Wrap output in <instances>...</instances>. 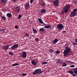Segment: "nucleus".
Returning a JSON list of instances; mask_svg holds the SVG:
<instances>
[{
    "mask_svg": "<svg viewBox=\"0 0 77 77\" xmlns=\"http://www.w3.org/2000/svg\"><path fill=\"white\" fill-rule=\"evenodd\" d=\"M21 57L23 58H26L27 57V53L25 51L23 52L21 54Z\"/></svg>",
    "mask_w": 77,
    "mask_h": 77,
    "instance_id": "nucleus-5",
    "label": "nucleus"
},
{
    "mask_svg": "<svg viewBox=\"0 0 77 77\" xmlns=\"http://www.w3.org/2000/svg\"><path fill=\"white\" fill-rule=\"evenodd\" d=\"M67 66V64H66V63H63V64L62 65V66Z\"/></svg>",
    "mask_w": 77,
    "mask_h": 77,
    "instance_id": "nucleus-28",
    "label": "nucleus"
},
{
    "mask_svg": "<svg viewBox=\"0 0 77 77\" xmlns=\"http://www.w3.org/2000/svg\"><path fill=\"white\" fill-rule=\"evenodd\" d=\"M30 6V5H29V3H26V5H25V8L26 9H27Z\"/></svg>",
    "mask_w": 77,
    "mask_h": 77,
    "instance_id": "nucleus-10",
    "label": "nucleus"
},
{
    "mask_svg": "<svg viewBox=\"0 0 77 77\" xmlns=\"http://www.w3.org/2000/svg\"><path fill=\"white\" fill-rule=\"evenodd\" d=\"M66 44L64 46V47H66Z\"/></svg>",
    "mask_w": 77,
    "mask_h": 77,
    "instance_id": "nucleus-49",
    "label": "nucleus"
},
{
    "mask_svg": "<svg viewBox=\"0 0 77 77\" xmlns=\"http://www.w3.org/2000/svg\"><path fill=\"white\" fill-rule=\"evenodd\" d=\"M69 63H74V62H72V61H69Z\"/></svg>",
    "mask_w": 77,
    "mask_h": 77,
    "instance_id": "nucleus-44",
    "label": "nucleus"
},
{
    "mask_svg": "<svg viewBox=\"0 0 77 77\" xmlns=\"http://www.w3.org/2000/svg\"><path fill=\"white\" fill-rule=\"evenodd\" d=\"M35 41H36V42L38 41H39V39H38V38H36L35 39Z\"/></svg>",
    "mask_w": 77,
    "mask_h": 77,
    "instance_id": "nucleus-34",
    "label": "nucleus"
},
{
    "mask_svg": "<svg viewBox=\"0 0 77 77\" xmlns=\"http://www.w3.org/2000/svg\"><path fill=\"white\" fill-rule=\"evenodd\" d=\"M47 62H43L41 64H42V65H44V64H47Z\"/></svg>",
    "mask_w": 77,
    "mask_h": 77,
    "instance_id": "nucleus-31",
    "label": "nucleus"
},
{
    "mask_svg": "<svg viewBox=\"0 0 77 77\" xmlns=\"http://www.w3.org/2000/svg\"><path fill=\"white\" fill-rule=\"evenodd\" d=\"M69 73L70 74H71V75H72V74H74V72L72 70H69L68 71Z\"/></svg>",
    "mask_w": 77,
    "mask_h": 77,
    "instance_id": "nucleus-20",
    "label": "nucleus"
},
{
    "mask_svg": "<svg viewBox=\"0 0 77 77\" xmlns=\"http://www.w3.org/2000/svg\"><path fill=\"white\" fill-rule=\"evenodd\" d=\"M33 77H35V76H34Z\"/></svg>",
    "mask_w": 77,
    "mask_h": 77,
    "instance_id": "nucleus-50",
    "label": "nucleus"
},
{
    "mask_svg": "<svg viewBox=\"0 0 77 77\" xmlns=\"http://www.w3.org/2000/svg\"><path fill=\"white\" fill-rule=\"evenodd\" d=\"M73 76H77V75L75 74H72Z\"/></svg>",
    "mask_w": 77,
    "mask_h": 77,
    "instance_id": "nucleus-42",
    "label": "nucleus"
},
{
    "mask_svg": "<svg viewBox=\"0 0 77 77\" xmlns=\"http://www.w3.org/2000/svg\"><path fill=\"white\" fill-rule=\"evenodd\" d=\"M53 3L54 4V6H55V7L58 6H59V0H55L54 1Z\"/></svg>",
    "mask_w": 77,
    "mask_h": 77,
    "instance_id": "nucleus-6",
    "label": "nucleus"
},
{
    "mask_svg": "<svg viewBox=\"0 0 77 77\" xmlns=\"http://www.w3.org/2000/svg\"><path fill=\"white\" fill-rule=\"evenodd\" d=\"M42 72L41 71V69H36L34 72H33V74L36 75L37 74H41Z\"/></svg>",
    "mask_w": 77,
    "mask_h": 77,
    "instance_id": "nucleus-3",
    "label": "nucleus"
},
{
    "mask_svg": "<svg viewBox=\"0 0 77 77\" xmlns=\"http://www.w3.org/2000/svg\"><path fill=\"white\" fill-rule=\"evenodd\" d=\"M9 54L10 55H12L13 54V53L11 51H10L9 52Z\"/></svg>",
    "mask_w": 77,
    "mask_h": 77,
    "instance_id": "nucleus-36",
    "label": "nucleus"
},
{
    "mask_svg": "<svg viewBox=\"0 0 77 77\" xmlns=\"http://www.w3.org/2000/svg\"><path fill=\"white\" fill-rule=\"evenodd\" d=\"M15 11L18 13L20 11V7H17L15 8Z\"/></svg>",
    "mask_w": 77,
    "mask_h": 77,
    "instance_id": "nucleus-9",
    "label": "nucleus"
},
{
    "mask_svg": "<svg viewBox=\"0 0 77 77\" xmlns=\"http://www.w3.org/2000/svg\"><path fill=\"white\" fill-rule=\"evenodd\" d=\"M2 19L4 21H5L6 20V17L4 16H3L1 17Z\"/></svg>",
    "mask_w": 77,
    "mask_h": 77,
    "instance_id": "nucleus-23",
    "label": "nucleus"
},
{
    "mask_svg": "<svg viewBox=\"0 0 77 77\" xmlns=\"http://www.w3.org/2000/svg\"><path fill=\"white\" fill-rule=\"evenodd\" d=\"M12 1H13V2H16L17 0H12Z\"/></svg>",
    "mask_w": 77,
    "mask_h": 77,
    "instance_id": "nucleus-47",
    "label": "nucleus"
},
{
    "mask_svg": "<svg viewBox=\"0 0 77 77\" xmlns=\"http://www.w3.org/2000/svg\"><path fill=\"white\" fill-rule=\"evenodd\" d=\"M45 9H42L40 11V12H41V13H45Z\"/></svg>",
    "mask_w": 77,
    "mask_h": 77,
    "instance_id": "nucleus-22",
    "label": "nucleus"
},
{
    "mask_svg": "<svg viewBox=\"0 0 77 77\" xmlns=\"http://www.w3.org/2000/svg\"><path fill=\"white\" fill-rule=\"evenodd\" d=\"M77 11V9H73V11H72L73 12H76Z\"/></svg>",
    "mask_w": 77,
    "mask_h": 77,
    "instance_id": "nucleus-29",
    "label": "nucleus"
},
{
    "mask_svg": "<svg viewBox=\"0 0 77 77\" xmlns=\"http://www.w3.org/2000/svg\"><path fill=\"white\" fill-rule=\"evenodd\" d=\"M65 50L63 52V54L64 56H66L70 52V50L71 48H69V46H66L65 48Z\"/></svg>",
    "mask_w": 77,
    "mask_h": 77,
    "instance_id": "nucleus-2",
    "label": "nucleus"
},
{
    "mask_svg": "<svg viewBox=\"0 0 77 77\" xmlns=\"http://www.w3.org/2000/svg\"><path fill=\"white\" fill-rule=\"evenodd\" d=\"M63 33H66V31H63Z\"/></svg>",
    "mask_w": 77,
    "mask_h": 77,
    "instance_id": "nucleus-43",
    "label": "nucleus"
},
{
    "mask_svg": "<svg viewBox=\"0 0 77 77\" xmlns=\"http://www.w3.org/2000/svg\"><path fill=\"white\" fill-rule=\"evenodd\" d=\"M60 53V51H57L56 52V54H59Z\"/></svg>",
    "mask_w": 77,
    "mask_h": 77,
    "instance_id": "nucleus-33",
    "label": "nucleus"
},
{
    "mask_svg": "<svg viewBox=\"0 0 77 77\" xmlns=\"http://www.w3.org/2000/svg\"><path fill=\"white\" fill-rule=\"evenodd\" d=\"M70 68H72V67H75V66L74 65H72L71 66H70Z\"/></svg>",
    "mask_w": 77,
    "mask_h": 77,
    "instance_id": "nucleus-38",
    "label": "nucleus"
},
{
    "mask_svg": "<svg viewBox=\"0 0 77 77\" xmlns=\"http://www.w3.org/2000/svg\"><path fill=\"white\" fill-rule=\"evenodd\" d=\"M30 0V3L31 4H32V3H33V0Z\"/></svg>",
    "mask_w": 77,
    "mask_h": 77,
    "instance_id": "nucleus-40",
    "label": "nucleus"
},
{
    "mask_svg": "<svg viewBox=\"0 0 77 77\" xmlns=\"http://www.w3.org/2000/svg\"><path fill=\"white\" fill-rule=\"evenodd\" d=\"M45 31V29L43 28H42L39 29V31L42 32H43L44 31Z\"/></svg>",
    "mask_w": 77,
    "mask_h": 77,
    "instance_id": "nucleus-19",
    "label": "nucleus"
},
{
    "mask_svg": "<svg viewBox=\"0 0 77 77\" xmlns=\"http://www.w3.org/2000/svg\"><path fill=\"white\" fill-rule=\"evenodd\" d=\"M58 42V40L57 39H55L52 42V44H55Z\"/></svg>",
    "mask_w": 77,
    "mask_h": 77,
    "instance_id": "nucleus-12",
    "label": "nucleus"
},
{
    "mask_svg": "<svg viewBox=\"0 0 77 77\" xmlns=\"http://www.w3.org/2000/svg\"><path fill=\"white\" fill-rule=\"evenodd\" d=\"M64 27V26L62 24L60 23L58 24L57 26V28H58V29L60 30H62L63 29Z\"/></svg>",
    "mask_w": 77,
    "mask_h": 77,
    "instance_id": "nucleus-4",
    "label": "nucleus"
},
{
    "mask_svg": "<svg viewBox=\"0 0 77 77\" xmlns=\"http://www.w3.org/2000/svg\"><path fill=\"white\" fill-rule=\"evenodd\" d=\"M70 5H66L63 8V10H62L61 11V14L63 15L65 14V13H66L68 12L69 9H70Z\"/></svg>",
    "mask_w": 77,
    "mask_h": 77,
    "instance_id": "nucleus-1",
    "label": "nucleus"
},
{
    "mask_svg": "<svg viewBox=\"0 0 77 77\" xmlns=\"http://www.w3.org/2000/svg\"><path fill=\"white\" fill-rule=\"evenodd\" d=\"M15 29H18V26L17 25H16L15 26Z\"/></svg>",
    "mask_w": 77,
    "mask_h": 77,
    "instance_id": "nucleus-41",
    "label": "nucleus"
},
{
    "mask_svg": "<svg viewBox=\"0 0 77 77\" xmlns=\"http://www.w3.org/2000/svg\"><path fill=\"white\" fill-rule=\"evenodd\" d=\"M75 42H77V39H75Z\"/></svg>",
    "mask_w": 77,
    "mask_h": 77,
    "instance_id": "nucleus-45",
    "label": "nucleus"
},
{
    "mask_svg": "<svg viewBox=\"0 0 77 77\" xmlns=\"http://www.w3.org/2000/svg\"><path fill=\"white\" fill-rule=\"evenodd\" d=\"M18 47V45L15 44L13 45V46H12L11 48L13 50H15V48H17Z\"/></svg>",
    "mask_w": 77,
    "mask_h": 77,
    "instance_id": "nucleus-7",
    "label": "nucleus"
},
{
    "mask_svg": "<svg viewBox=\"0 0 77 77\" xmlns=\"http://www.w3.org/2000/svg\"><path fill=\"white\" fill-rule=\"evenodd\" d=\"M38 20L39 21V22H40V23H41V24H44V22H43V21H42V20H41L40 19V18H38Z\"/></svg>",
    "mask_w": 77,
    "mask_h": 77,
    "instance_id": "nucleus-18",
    "label": "nucleus"
},
{
    "mask_svg": "<svg viewBox=\"0 0 77 77\" xmlns=\"http://www.w3.org/2000/svg\"><path fill=\"white\" fill-rule=\"evenodd\" d=\"M18 64L17 63H15L14 64L12 65V66H17V65H18Z\"/></svg>",
    "mask_w": 77,
    "mask_h": 77,
    "instance_id": "nucleus-26",
    "label": "nucleus"
},
{
    "mask_svg": "<svg viewBox=\"0 0 77 77\" xmlns=\"http://www.w3.org/2000/svg\"><path fill=\"white\" fill-rule=\"evenodd\" d=\"M32 30L33 32L34 33H37V31L35 29V28H32Z\"/></svg>",
    "mask_w": 77,
    "mask_h": 77,
    "instance_id": "nucleus-21",
    "label": "nucleus"
},
{
    "mask_svg": "<svg viewBox=\"0 0 77 77\" xmlns=\"http://www.w3.org/2000/svg\"><path fill=\"white\" fill-rule=\"evenodd\" d=\"M31 63L32 65H35V66H36V65H37V63L34 60H32L31 61Z\"/></svg>",
    "mask_w": 77,
    "mask_h": 77,
    "instance_id": "nucleus-11",
    "label": "nucleus"
},
{
    "mask_svg": "<svg viewBox=\"0 0 77 77\" xmlns=\"http://www.w3.org/2000/svg\"><path fill=\"white\" fill-rule=\"evenodd\" d=\"M57 63H62V60L59 59L57 60Z\"/></svg>",
    "mask_w": 77,
    "mask_h": 77,
    "instance_id": "nucleus-17",
    "label": "nucleus"
},
{
    "mask_svg": "<svg viewBox=\"0 0 77 77\" xmlns=\"http://www.w3.org/2000/svg\"><path fill=\"white\" fill-rule=\"evenodd\" d=\"M1 2L2 3H6L7 2V0H1Z\"/></svg>",
    "mask_w": 77,
    "mask_h": 77,
    "instance_id": "nucleus-24",
    "label": "nucleus"
},
{
    "mask_svg": "<svg viewBox=\"0 0 77 77\" xmlns=\"http://www.w3.org/2000/svg\"><path fill=\"white\" fill-rule=\"evenodd\" d=\"M49 51L50 53H53L54 52V50H52L51 49H49Z\"/></svg>",
    "mask_w": 77,
    "mask_h": 77,
    "instance_id": "nucleus-25",
    "label": "nucleus"
},
{
    "mask_svg": "<svg viewBox=\"0 0 77 77\" xmlns=\"http://www.w3.org/2000/svg\"><path fill=\"white\" fill-rule=\"evenodd\" d=\"M9 46L7 45L6 46H4V48H3L4 50H7L8 48H9Z\"/></svg>",
    "mask_w": 77,
    "mask_h": 77,
    "instance_id": "nucleus-13",
    "label": "nucleus"
},
{
    "mask_svg": "<svg viewBox=\"0 0 77 77\" xmlns=\"http://www.w3.org/2000/svg\"><path fill=\"white\" fill-rule=\"evenodd\" d=\"M25 35L27 36V37H28V36H29V34H25Z\"/></svg>",
    "mask_w": 77,
    "mask_h": 77,
    "instance_id": "nucleus-39",
    "label": "nucleus"
},
{
    "mask_svg": "<svg viewBox=\"0 0 77 77\" xmlns=\"http://www.w3.org/2000/svg\"><path fill=\"white\" fill-rule=\"evenodd\" d=\"M45 26L44 27L45 29H50L51 27V26L50 25L46 26V25H45Z\"/></svg>",
    "mask_w": 77,
    "mask_h": 77,
    "instance_id": "nucleus-14",
    "label": "nucleus"
},
{
    "mask_svg": "<svg viewBox=\"0 0 77 77\" xmlns=\"http://www.w3.org/2000/svg\"><path fill=\"white\" fill-rule=\"evenodd\" d=\"M41 6H45V3L44 2H42L41 4Z\"/></svg>",
    "mask_w": 77,
    "mask_h": 77,
    "instance_id": "nucleus-27",
    "label": "nucleus"
},
{
    "mask_svg": "<svg viewBox=\"0 0 77 77\" xmlns=\"http://www.w3.org/2000/svg\"><path fill=\"white\" fill-rule=\"evenodd\" d=\"M73 71H74V74H77V68H75L73 69Z\"/></svg>",
    "mask_w": 77,
    "mask_h": 77,
    "instance_id": "nucleus-16",
    "label": "nucleus"
},
{
    "mask_svg": "<svg viewBox=\"0 0 77 77\" xmlns=\"http://www.w3.org/2000/svg\"><path fill=\"white\" fill-rule=\"evenodd\" d=\"M7 16L8 18H11L12 17V14L10 13H8L7 14Z\"/></svg>",
    "mask_w": 77,
    "mask_h": 77,
    "instance_id": "nucleus-15",
    "label": "nucleus"
},
{
    "mask_svg": "<svg viewBox=\"0 0 77 77\" xmlns=\"http://www.w3.org/2000/svg\"><path fill=\"white\" fill-rule=\"evenodd\" d=\"M74 2H77V0H74Z\"/></svg>",
    "mask_w": 77,
    "mask_h": 77,
    "instance_id": "nucleus-46",
    "label": "nucleus"
},
{
    "mask_svg": "<svg viewBox=\"0 0 77 77\" xmlns=\"http://www.w3.org/2000/svg\"><path fill=\"white\" fill-rule=\"evenodd\" d=\"M73 45H77V43H76L75 42H74L73 43Z\"/></svg>",
    "mask_w": 77,
    "mask_h": 77,
    "instance_id": "nucleus-37",
    "label": "nucleus"
},
{
    "mask_svg": "<svg viewBox=\"0 0 77 77\" xmlns=\"http://www.w3.org/2000/svg\"><path fill=\"white\" fill-rule=\"evenodd\" d=\"M21 17H22L21 15V14H19V16H18V18L19 19H20V18H21Z\"/></svg>",
    "mask_w": 77,
    "mask_h": 77,
    "instance_id": "nucleus-35",
    "label": "nucleus"
},
{
    "mask_svg": "<svg viewBox=\"0 0 77 77\" xmlns=\"http://www.w3.org/2000/svg\"><path fill=\"white\" fill-rule=\"evenodd\" d=\"M76 15V12H74V11H72L71 14L70 15V16L71 17H74Z\"/></svg>",
    "mask_w": 77,
    "mask_h": 77,
    "instance_id": "nucleus-8",
    "label": "nucleus"
},
{
    "mask_svg": "<svg viewBox=\"0 0 77 77\" xmlns=\"http://www.w3.org/2000/svg\"><path fill=\"white\" fill-rule=\"evenodd\" d=\"M22 76H26V75H27V74L23 73L22 74Z\"/></svg>",
    "mask_w": 77,
    "mask_h": 77,
    "instance_id": "nucleus-32",
    "label": "nucleus"
},
{
    "mask_svg": "<svg viewBox=\"0 0 77 77\" xmlns=\"http://www.w3.org/2000/svg\"><path fill=\"white\" fill-rule=\"evenodd\" d=\"M70 61H66V62H69Z\"/></svg>",
    "mask_w": 77,
    "mask_h": 77,
    "instance_id": "nucleus-48",
    "label": "nucleus"
},
{
    "mask_svg": "<svg viewBox=\"0 0 77 77\" xmlns=\"http://www.w3.org/2000/svg\"><path fill=\"white\" fill-rule=\"evenodd\" d=\"M5 30H6V29H0V32H4Z\"/></svg>",
    "mask_w": 77,
    "mask_h": 77,
    "instance_id": "nucleus-30",
    "label": "nucleus"
}]
</instances>
